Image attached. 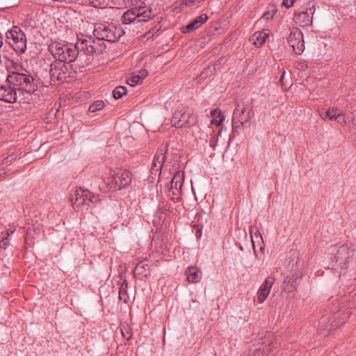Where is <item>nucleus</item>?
<instances>
[{
  "mask_svg": "<svg viewBox=\"0 0 356 356\" xmlns=\"http://www.w3.org/2000/svg\"><path fill=\"white\" fill-rule=\"evenodd\" d=\"M330 254L333 255L332 261L335 268H340L339 275L346 273L349 267L350 257V247L347 244L332 245L329 248Z\"/></svg>",
  "mask_w": 356,
  "mask_h": 356,
  "instance_id": "39448f33",
  "label": "nucleus"
},
{
  "mask_svg": "<svg viewBox=\"0 0 356 356\" xmlns=\"http://www.w3.org/2000/svg\"><path fill=\"white\" fill-rule=\"evenodd\" d=\"M127 90L125 86H118L113 91V97L116 99H120L126 95Z\"/></svg>",
  "mask_w": 356,
  "mask_h": 356,
  "instance_id": "c85d7f7f",
  "label": "nucleus"
},
{
  "mask_svg": "<svg viewBox=\"0 0 356 356\" xmlns=\"http://www.w3.org/2000/svg\"><path fill=\"white\" fill-rule=\"evenodd\" d=\"M209 17L207 14H202L200 16L195 18L191 23L186 26L183 28L182 32L184 33L192 32L198 28H200L203 24H204Z\"/></svg>",
  "mask_w": 356,
  "mask_h": 356,
  "instance_id": "6ab92c4d",
  "label": "nucleus"
},
{
  "mask_svg": "<svg viewBox=\"0 0 356 356\" xmlns=\"http://www.w3.org/2000/svg\"><path fill=\"white\" fill-rule=\"evenodd\" d=\"M184 181V173L183 171H178L174 175L170 184L169 185L173 188H178L182 189Z\"/></svg>",
  "mask_w": 356,
  "mask_h": 356,
  "instance_id": "b1692460",
  "label": "nucleus"
},
{
  "mask_svg": "<svg viewBox=\"0 0 356 356\" xmlns=\"http://www.w3.org/2000/svg\"><path fill=\"white\" fill-rule=\"evenodd\" d=\"M3 38L2 35L0 34V50L3 49Z\"/></svg>",
  "mask_w": 356,
  "mask_h": 356,
  "instance_id": "ea45409f",
  "label": "nucleus"
},
{
  "mask_svg": "<svg viewBox=\"0 0 356 356\" xmlns=\"http://www.w3.org/2000/svg\"><path fill=\"white\" fill-rule=\"evenodd\" d=\"M268 36V33L266 30H264L254 33L250 40L257 47H261L264 44Z\"/></svg>",
  "mask_w": 356,
  "mask_h": 356,
  "instance_id": "5701e85b",
  "label": "nucleus"
},
{
  "mask_svg": "<svg viewBox=\"0 0 356 356\" xmlns=\"http://www.w3.org/2000/svg\"><path fill=\"white\" fill-rule=\"evenodd\" d=\"M356 292H349L348 296L345 295L339 298H332V303L334 304V308L326 311V314L322 315L317 325L318 330L324 335L327 334L332 329H334L345 323V320L349 316L348 311L350 305L354 304Z\"/></svg>",
  "mask_w": 356,
  "mask_h": 356,
  "instance_id": "f257e3e1",
  "label": "nucleus"
},
{
  "mask_svg": "<svg viewBox=\"0 0 356 356\" xmlns=\"http://www.w3.org/2000/svg\"><path fill=\"white\" fill-rule=\"evenodd\" d=\"M275 15V10H268L265 12V13L262 15V17L259 19V22L262 21H269L272 19Z\"/></svg>",
  "mask_w": 356,
  "mask_h": 356,
  "instance_id": "f704fd0d",
  "label": "nucleus"
},
{
  "mask_svg": "<svg viewBox=\"0 0 356 356\" xmlns=\"http://www.w3.org/2000/svg\"><path fill=\"white\" fill-rule=\"evenodd\" d=\"M320 115L323 120L328 118L330 120H337L339 123L344 122V118H341L342 113L335 108H329L325 113L321 112Z\"/></svg>",
  "mask_w": 356,
  "mask_h": 356,
  "instance_id": "412c9836",
  "label": "nucleus"
},
{
  "mask_svg": "<svg viewBox=\"0 0 356 356\" xmlns=\"http://www.w3.org/2000/svg\"><path fill=\"white\" fill-rule=\"evenodd\" d=\"M13 70L11 71L6 80L10 79L12 77H13V76H17V74L21 75L30 72L19 63H14L13 65Z\"/></svg>",
  "mask_w": 356,
  "mask_h": 356,
  "instance_id": "393cba45",
  "label": "nucleus"
},
{
  "mask_svg": "<svg viewBox=\"0 0 356 356\" xmlns=\"http://www.w3.org/2000/svg\"><path fill=\"white\" fill-rule=\"evenodd\" d=\"M8 245V242L7 238H3L1 241H0V248L3 250H6Z\"/></svg>",
  "mask_w": 356,
  "mask_h": 356,
  "instance_id": "c9c22d12",
  "label": "nucleus"
},
{
  "mask_svg": "<svg viewBox=\"0 0 356 356\" xmlns=\"http://www.w3.org/2000/svg\"><path fill=\"white\" fill-rule=\"evenodd\" d=\"M99 201V197L92 194L88 190L76 188L71 194V202L74 209H79L84 205L89 206L90 203L95 204Z\"/></svg>",
  "mask_w": 356,
  "mask_h": 356,
  "instance_id": "9d476101",
  "label": "nucleus"
},
{
  "mask_svg": "<svg viewBox=\"0 0 356 356\" xmlns=\"http://www.w3.org/2000/svg\"><path fill=\"white\" fill-rule=\"evenodd\" d=\"M251 118L252 109L244 103L238 104L234 111L232 120L233 131L239 134Z\"/></svg>",
  "mask_w": 356,
  "mask_h": 356,
  "instance_id": "0eeeda50",
  "label": "nucleus"
},
{
  "mask_svg": "<svg viewBox=\"0 0 356 356\" xmlns=\"http://www.w3.org/2000/svg\"><path fill=\"white\" fill-rule=\"evenodd\" d=\"M274 282L275 278L271 276L268 277L265 280L257 291V298H255L254 300V302H257V304H261L266 300L270 292Z\"/></svg>",
  "mask_w": 356,
  "mask_h": 356,
  "instance_id": "dca6fc26",
  "label": "nucleus"
},
{
  "mask_svg": "<svg viewBox=\"0 0 356 356\" xmlns=\"http://www.w3.org/2000/svg\"><path fill=\"white\" fill-rule=\"evenodd\" d=\"M141 78H140L139 76L138 75H134L131 77L129 78L127 81V83L132 87L141 83Z\"/></svg>",
  "mask_w": 356,
  "mask_h": 356,
  "instance_id": "473e14b6",
  "label": "nucleus"
},
{
  "mask_svg": "<svg viewBox=\"0 0 356 356\" xmlns=\"http://www.w3.org/2000/svg\"><path fill=\"white\" fill-rule=\"evenodd\" d=\"M165 153L161 149L160 150V152H158L156 153L152 162L150 173L153 179H154L155 177H159L161 175L162 167L165 162Z\"/></svg>",
  "mask_w": 356,
  "mask_h": 356,
  "instance_id": "a211bd4d",
  "label": "nucleus"
},
{
  "mask_svg": "<svg viewBox=\"0 0 356 356\" xmlns=\"http://www.w3.org/2000/svg\"><path fill=\"white\" fill-rule=\"evenodd\" d=\"M13 85L16 91L26 92L29 95L34 92L37 90V85L35 83L33 77L31 73L13 76L12 79L6 80Z\"/></svg>",
  "mask_w": 356,
  "mask_h": 356,
  "instance_id": "1a4fd4ad",
  "label": "nucleus"
},
{
  "mask_svg": "<svg viewBox=\"0 0 356 356\" xmlns=\"http://www.w3.org/2000/svg\"><path fill=\"white\" fill-rule=\"evenodd\" d=\"M6 42L17 54H24L26 50V37L19 26H13L6 31Z\"/></svg>",
  "mask_w": 356,
  "mask_h": 356,
  "instance_id": "423d86ee",
  "label": "nucleus"
},
{
  "mask_svg": "<svg viewBox=\"0 0 356 356\" xmlns=\"http://www.w3.org/2000/svg\"><path fill=\"white\" fill-rule=\"evenodd\" d=\"M10 84L8 81L4 83H0V100L8 103L17 102V92Z\"/></svg>",
  "mask_w": 356,
  "mask_h": 356,
  "instance_id": "2eb2a0df",
  "label": "nucleus"
},
{
  "mask_svg": "<svg viewBox=\"0 0 356 356\" xmlns=\"http://www.w3.org/2000/svg\"><path fill=\"white\" fill-rule=\"evenodd\" d=\"M78 48L81 51L88 54H99L106 49V44L101 39L93 38L91 36H78Z\"/></svg>",
  "mask_w": 356,
  "mask_h": 356,
  "instance_id": "6e6552de",
  "label": "nucleus"
},
{
  "mask_svg": "<svg viewBox=\"0 0 356 356\" xmlns=\"http://www.w3.org/2000/svg\"><path fill=\"white\" fill-rule=\"evenodd\" d=\"M124 33V31L120 25L109 22L97 23L93 30L95 38L109 42H117Z\"/></svg>",
  "mask_w": 356,
  "mask_h": 356,
  "instance_id": "20e7f679",
  "label": "nucleus"
},
{
  "mask_svg": "<svg viewBox=\"0 0 356 356\" xmlns=\"http://www.w3.org/2000/svg\"><path fill=\"white\" fill-rule=\"evenodd\" d=\"M294 1L295 0H283L282 4L286 8H290L293 6Z\"/></svg>",
  "mask_w": 356,
  "mask_h": 356,
  "instance_id": "e433bc0d",
  "label": "nucleus"
},
{
  "mask_svg": "<svg viewBox=\"0 0 356 356\" xmlns=\"http://www.w3.org/2000/svg\"><path fill=\"white\" fill-rule=\"evenodd\" d=\"M131 181V173L127 170H119L114 175L108 177V189L120 190L130 184Z\"/></svg>",
  "mask_w": 356,
  "mask_h": 356,
  "instance_id": "ddd939ff",
  "label": "nucleus"
},
{
  "mask_svg": "<svg viewBox=\"0 0 356 356\" xmlns=\"http://www.w3.org/2000/svg\"><path fill=\"white\" fill-rule=\"evenodd\" d=\"M134 275L140 277H146L150 275V265L147 260L139 262L134 269Z\"/></svg>",
  "mask_w": 356,
  "mask_h": 356,
  "instance_id": "aec40b11",
  "label": "nucleus"
},
{
  "mask_svg": "<svg viewBox=\"0 0 356 356\" xmlns=\"http://www.w3.org/2000/svg\"><path fill=\"white\" fill-rule=\"evenodd\" d=\"M104 105H105V104L103 101L98 100V101H96L94 103H92L89 106L88 110H89V111L94 113V112H96V111H99L102 108H103L104 107Z\"/></svg>",
  "mask_w": 356,
  "mask_h": 356,
  "instance_id": "2f4dec72",
  "label": "nucleus"
},
{
  "mask_svg": "<svg viewBox=\"0 0 356 356\" xmlns=\"http://www.w3.org/2000/svg\"><path fill=\"white\" fill-rule=\"evenodd\" d=\"M218 143V139L215 138L214 137H212L210 140V146L212 149H215Z\"/></svg>",
  "mask_w": 356,
  "mask_h": 356,
  "instance_id": "4c0bfd02",
  "label": "nucleus"
},
{
  "mask_svg": "<svg viewBox=\"0 0 356 356\" xmlns=\"http://www.w3.org/2000/svg\"><path fill=\"white\" fill-rule=\"evenodd\" d=\"M121 333L124 338L127 340L131 338V333L130 331V327L128 325H123L121 327Z\"/></svg>",
  "mask_w": 356,
  "mask_h": 356,
  "instance_id": "72a5a7b5",
  "label": "nucleus"
},
{
  "mask_svg": "<svg viewBox=\"0 0 356 356\" xmlns=\"http://www.w3.org/2000/svg\"><path fill=\"white\" fill-rule=\"evenodd\" d=\"M71 65L69 63L55 60L49 66V75L51 81H64L70 77Z\"/></svg>",
  "mask_w": 356,
  "mask_h": 356,
  "instance_id": "f8f14e48",
  "label": "nucleus"
},
{
  "mask_svg": "<svg viewBox=\"0 0 356 356\" xmlns=\"http://www.w3.org/2000/svg\"><path fill=\"white\" fill-rule=\"evenodd\" d=\"M314 12V5H309L305 10L300 11L294 15V22L302 26L311 25Z\"/></svg>",
  "mask_w": 356,
  "mask_h": 356,
  "instance_id": "f3484780",
  "label": "nucleus"
},
{
  "mask_svg": "<svg viewBox=\"0 0 356 356\" xmlns=\"http://www.w3.org/2000/svg\"><path fill=\"white\" fill-rule=\"evenodd\" d=\"M284 73H285L284 72L282 73V76H281V78H280V81L281 83H282V81H283V79H284Z\"/></svg>",
  "mask_w": 356,
  "mask_h": 356,
  "instance_id": "a19ab883",
  "label": "nucleus"
},
{
  "mask_svg": "<svg viewBox=\"0 0 356 356\" xmlns=\"http://www.w3.org/2000/svg\"><path fill=\"white\" fill-rule=\"evenodd\" d=\"M264 246H261V247L260 248V250H261V252H263V251H264Z\"/></svg>",
  "mask_w": 356,
  "mask_h": 356,
  "instance_id": "79ce46f5",
  "label": "nucleus"
},
{
  "mask_svg": "<svg viewBox=\"0 0 356 356\" xmlns=\"http://www.w3.org/2000/svg\"><path fill=\"white\" fill-rule=\"evenodd\" d=\"M172 124L177 128L189 127L196 122L195 117L193 115V111L188 107H183L175 112L171 120Z\"/></svg>",
  "mask_w": 356,
  "mask_h": 356,
  "instance_id": "9b49d317",
  "label": "nucleus"
},
{
  "mask_svg": "<svg viewBox=\"0 0 356 356\" xmlns=\"http://www.w3.org/2000/svg\"><path fill=\"white\" fill-rule=\"evenodd\" d=\"M83 2L95 8H103L105 6V0H83Z\"/></svg>",
  "mask_w": 356,
  "mask_h": 356,
  "instance_id": "7c9ffc66",
  "label": "nucleus"
},
{
  "mask_svg": "<svg viewBox=\"0 0 356 356\" xmlns=\"http://www.w3.org/2000/svg\"><path fill=\"white\" fill-rule=\"evenodd\" d=\"M251 238H252V245H253V249H254V253L255 256L257 257L258 255H257V251L255 250L254 243L256 242L259 243L260 241L263 242V238H262L261 234L258 230L256 232H254V234H252L251 232Z\"/></svg>",
  "mask_w": 356,
  "mask_h": 356,
  "instance_id": "c756f323",
  "label": "nucleus"
},
{
  "mask_svg": "<svg viewBox=\"0 0 356 356\" xmlns=\"http://www.w3.org/2000/svg\"><path fill=\"white\" fill-rule=\"evenodd\" d=\"M147 71L143 70L139 72V74L137 75L139 76V77L141 78V80L143 81L147 76Z\"/></svg>",
  "mask_w": 356,
  "mask_h": 356,
  "instance_id": "58836bf2",
  "label": "nucleus"
},
{
  "mask_svg": "<svg viewBox=\"0 0 356 356\" xmlns=\"http://www.w3.org/2000/svg\"><path fill=\"white\" fill-rule=\"evenodd\" d=\"M127 286L128 283L126 280H124L120 283V286L119 289V299L124 302H127L128 300V296H127Z\"/></svg>",
  "mask_w": 356,
  "mask_h": 356,
  "instance_id": "bb28decb",
  "label": "nucleus"
},
{
  "mask_svg": "<svg viewBox=\"0 0 356 356\" xmlns=\"http://www.w3.org/2000/svg\"><path fill=\"white\" fill-rule=\"evenodd\" d=\"M211 115L213 116V120H211V123L212 124H216V126L220 125L224 120V115L221 113V112L217 110H214L212 111Z\"/></svg>",
  "mask_w": 356,
  "mask_h": 356,
  "instance_id": "cd10ccee",
  "label": "nucleus"
},
{
  "mask_svg": "<svg viewBox=\"0 0 356 356\" xmlns=\"http://www.w3.org/2000/svg\"><path fill=\"white\" fill-rule=\"evenodd\" d=\"M187 280L191 282H197L201 280L202 272L198 270L196 267L190 266L186 270Z\"/></svg>",
  "mask_w": 356,
  "mask_h": 356,
  "instance_id": "4be33fe9",
  "label": "nucleus"
},
{
  "mask_svg": "<svg viewBox=\"0 0 356 356\" xmlns=\"http://www.w3.org/2000/svg\"><path fill=\"white\" fill-rule=\"evenodd\" d=\"M49 51L56 60L70 63L76 59L80 49L78 48V41L75 44L55 41L49 45Z\"/></svg>",
  "mask_w": 356,
  "mask_h": 356,
  "instance_id": "7ed1b4c3",
  "label": "nucleus"
},
{
  "mask_svg": "<svg viewBox=\"0 0 356 356\" xmlns=\"http://www.w3.org/2000/svg\"><path fill=\"white\" fill-rule=\"evenodd\" d=\"M152 9L142 0H131V7L122 16L124 24L147 22L152 18Z\"/></svg>",
  "mask_w": 356,
  "mask_h": 356,
  "instance_id": "f03ea898",
  "label": "nucleus"
},
{
  "mask_svg": "<svg viewBox=\"0 0 356 356\" xmlns=\"http://www.w3.org/2000/svg\"><path fill=\"white\" fill-rule=\"evenodd\" d=\"M168 197L173 201H179L181 199L182 194V189L178 188H173V186L168 185Z\"/></svg>",
  "mask_w": 356,
  "mask_h": 356,
  "instance_id": "a878e982",
  "label": "nucleus"
},
{
  "mask_svg": "<svg viewBox=\"0 0 356 356\" xmlns=\"http://www.w3.org/2000/svg\"><path fill=\"white\" fill-rule=\"evenodd\" d=\"M287 41L296 54L300 55L304 51L303 34L299 29L294 27L291 29Z\"/></svg>",
  "mask_w": 356,
  "mask_h": 356,
  "instance_id": "4468645a",
  "label": "nucleus"
}]
</instances>
